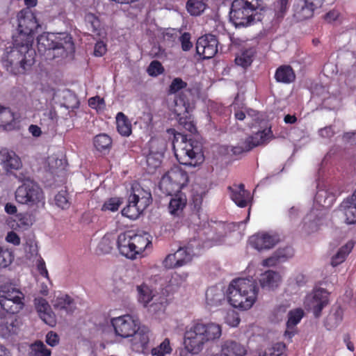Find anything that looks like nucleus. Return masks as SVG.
Segmentation results:
<instances>
[{"label":"nucleus","instance_id":"f257e3e1","mask_svg":"<svg viewBox=\"0 0 356 356\" xmlns=\"http://www.w3.org/2000/svg\"><path fill=\"white\" fill-rule=\"evenodd\" d=\"M30 44L21 43L20 39L13 41V46L6 49L1 58L3 67L12 74H24L31 70L35 63V51Z\"/></svg>","mask_w":356,"mask_h":356},{"label":"nucleus","instance_id":"f03ea898","mask_svg":"<svg viewBox=\"0 0 356 356\" xmlns=\"http://www.w3.org/2000/svg\"><path fill=\"white\" fill-rule=\"evenodd\" d=\"M38 51L47 60L62 59L74 52L72 38L66 33L42 34L37 38Z\"/></svg>","mask_w":356,"mask_h":356},{"label":"nucleus","instance_id":"7ed1b4c3","mask_svg":"<svg viewBox=\"0 0 356 356\" xmlns=\"http://www.w3.org/2000/svg\"><path fill=\"white\" fill-rule=\"evenodd\" d=\"M258 290L257 283L254 280L237 278L229 284L227 291V300L234 307L247 310L254 304Z\"/></svg>","mask_w":356,"mask_h":356},{"label":"nucleus","instance_id":"20e7f679","mask_svg":"<svg viewBox=\"0 0 356 356\" xmlns=\"http://www.w3.org/2000/svg\"><path fill=\"white\" fill-rule=\"evenodd\" d=\"M172 147L175 156L181 165L195 167L204 161L201 143L192 138L188 139L186 136L174 134Z\"/></svg>","mask_w":356,"mask_h":356},{"label":"nucleus","instance_id":"39448f33","mask_svg":"<svg viewBox=\"0 0 356 356\" xmlns=\"http://www.w3.org/2000/svg\"><path fill=\"white\" fill-rule=\"evenodd\" d=\"M262 0H234L229 18L235 26H248L254 21H261L264 10Z\"/></svg>","mask_w":356,"mask_h":356},{"label":"nucleus","instance_id":"423d86ee","mask_svg":"<svg viewBox=\"0 0 356 356\" xmlns=\"http://www.w3.org/2000/svg\"><path fill=\"white\" fill-rule=\"evenodd\" d=\"M17 202L26 204L30 207L44 206L45 197L39 184L33 180H27L19 186L15 193Z\"/></svg>","mask_w":356,"mask_h":356},{"label":"nucleus","instance_id":"0eeeda50","mask_svg":"<svg viewBox=\"0 0 356 356\" xmlns=\"http://www.w3.org/2000/svg\"><path fill=\"white\" fill-rule=\"evenodd\" d=\"M25 295L13 284H6L0 289L1 307L8 314H18L25 306Z\"/></svg>","mask_w":356,"mask_h":356},{"label":"nucleus","instance_id":"6e6552de","mask_svg":"<svg viewBox=\"0 0 356 356\" xmlns=\"http://www.w3.org/2000/svg\"><path fill=\"white\" fill-rule=\"evenodd\" d=\"M189 181L187 172L179 166H174L165 173L159 182V188L168 195L181 192Z\"/></svg>","mask_w":356,"mask_h":356},{"label":"nucleus","instance_id":"1a4fd4ad","mask_svg":"<svg viewBox=\"0 0 356 356\" xmlns=\"http://www.w3.org/2000/svg\"><path fill=\"white\" fill-rule=\"evenodd\" d=\"M152 197L149 193L133 188V193L129 195L128 204L124 207L121 213L129 219H136L140 213L150 204Z\"/></svg>","mask_w":356,"mask_h":356},{"label":"nucleus","instance_id":"9d476101","mask_svg":"<svg viewBox=\"0 0 356 356\" xmlns=\"http://www.w3.org/2000/svg\"><path fill=\"white\" fill-rule=\"evenodd\" d=\"M18 33L14 37L13 41L20 39L21 43L30 44L33 42V33L39 26L33 13L29 8L22 10L17 14Z\"/></svg>","mask_w":356,"mask_h":356},{"label":"nucleus","instance_id":"9b49d317","mask_svg":"<svg viewBox=\"0 0 356 356\" xmlns=\"http://www.w3.org/2000/svg\"><path fill=\"white\" fill-rule=\"evenodd\" d=\"M206 341L204 334L201 332L200 321H195L191 325L188 326L184 332V344L186 349L192 354L200 353L205 345Z\"/></svg>","mask_w":356,"mask_h":356},{"label":"nucleus","instance_id":"f8f14e48","mask_svg":"<svg viewBox=\"0 0 356 356\" xmlns=\"http://www.w3.org/2000/svg\"><path fill=\"white\" fill-rule=\"evenodd\" d=\"M329 302L330 293L325 289L316 288L306 296L305 305L307 309L312 311L316 318H319Z\"/></svg>","mask_w":356,"mask_h":356},{"label":"nucleus","instance_id":"ddd939ff","mask_svg":"<svg viewBox=\"0 0 356 356\" xmlns=\"http://www.w3.org/2000/svg\"><path fill=\"white\" fill-rule=\"evenodd\" d=\"M111 323L116 336L129 338L140 326L139 321L129 314L111 318Z\"/></svg>","mask_w":356,"mask_h":356},{"label":"nucleus","instance_id":"4468645a","mask_svg":"<svg viewBox=\"0 0 356 356\" xmlns=\"http://www.w3.org/2000/svg\"><path fill=\"white\" fill-rule=\"evenodd\" d=\"M151 332L148 327L142 325L138 327L129 340L131 350L137 353L149 355L150 351Z\"/></svg>","mask_w":356,"mask_h":356},{"label":"nucleus","instance_id":"2eb2a0df","mask_svg":"<svg viewBox=\"0 0 356 356\" xmlns=\"http://www.w3.org/2000/svg\"><path fill=\"white\" fill-rule=\"evenodd\" d=\"M218 41L216 37L208 34L199 38L196 42V52L203 59H210L218 53Z\"/></svg>","mask_w":356,"mask_h":356},{"label":"nucleus","instance_id":"dca6fc26","mask_svg":"<svg viewBox=\"0 0 356 356\" xmlns=\"http://www.w3.org/2000/svg\"><path fill=\"white\" fill-rule=\"evenodd\" d=\"M278 241L279 238L277 235L270 234L267 232L254 234L248 240L251 247L259 251L273 248Z\"/></svg>","mask_w":356,"mask_h":356},{"label":"nucleus","instance_id":"f3484780","mask_svg":"<svg viewBox=\"0 0 356 356\" xmlns=\"http://www.w3.org/2000/svg\"><path fill=\"white\" fill-rule=\"evenodd\" d=\"M0 164L6 174H12L14 170L22 167L21 159L13 151L2 149L0 151Z\"/></svg>","mask_w":356,"mask_h":356},{"label":"nucleus","instance_id":"a211bd4d","mask_svg":"<svg viewBox=\"0 0 356 356\" xmlns=\"http://www.w3.org/2000/svg\"><path fill=\"white\" fill-rule=\"evenodd\" d=\"M133 230H127L120 233L118 236L117 245L120 254L131 259H136V252H134Z\"/></svg>","mask_w":356,"mask_h":356},{"label":"nucleus","instance_id":"6ab92c4d","mask_svg":"<svg viewBox=\"0 0 356 356\" xmlns=\"http://www.w3.org/2000/svg\"><path fill=\"white\" fill-rule=\"evenodd\" d=\"M261 127L260 128L263 129L262 130H258L245 139L246 151H250L254 147L263 145L273 138L271 127L264 128L262 124Z\"/></svg>","mask_w":356,"mask_h":356},{"label":"nucleus","instance_id":"aec40b11","mask_svg":"<svg viewBox=\"0 0 356 356\" xmlns=\"http://www.w3.org/2000/svg\"><path fill=\"white\" fill-rule=\"evenodd\" d=\"M170 196L171 198L168 207L169 213L174 217H182L184 209L187 204L186 195L182 192H178Z\"/></svg>","mask_w":356,"mask_h":356},{"label":"nucleus","instance_id":"412c9836","mask_svg":"<svg viewBox=\"0 0 356 356\" xmlns=\"http://www.w3.org/2000/svg\"><path fill=\"white\" fill-rule=\"evenodd\" d=\"M247 350L241 343L227 340L222 345L220 352L212 356H245Z\"/></svg>","mask_w":356,"mask_h":356},{"label":"nucleus","instance_id":"4be33fe9","mask_svg":"<svg viewBox=\"0 0 356 356\" xmlns=\"http://www.w3.org/2000/svg\"><path fill=\"white\" fill-rule=\"evenodd\" d=\"M228 189L231 191V198L239 207H247L250 201V193L245 189L243 184L234 186V188L229 186Z\"/></svg>","mask_w":356,"mask_h":356},{"label":"nucleus","instance_id":"5701e85b","mask_svg":"<svg viewBox=\"0 0 356 356\" xmlns=\"http://www.w3.org/2000/svg\"><path fill=\"white\" fill-rule=\"evenodd\" d=\"M343 318V310L341 305H334L332 307L328 315L324 321V325L327 330L337 327Z\"/></svg>","mask_w":356,"mask_h":356},{"label":"nucleus","instance_id":"b1692460","mask_svg":"<svg viewBox=\"0 0 356 356\" xmlns=\"http://www.w3.org/2000/svg\"><path fill=\"white\" fill-rule=\"evenodd\" d=\"M200 325L206 343L218 339L222 334V327L218 323L213 322L205 323L200 321Z\"/></svg>","mask_w":356,"mask_h":356},{"label":"nucleus","instance_id":"393cba45","mask_svg":"<svg viewBox=\"0 0 356 356\" xmlns=\"http://www.w3.org/2000/svg\"><path fill=\"white\" fill-rule=\"evenodd\" d=\"M316 211L312 209L303 220L302 229L308 234L317 232L323 224L322 216L317 215Z\"/></svg>","mask_w":356,"mask_h":356},{"label":"nucleus","instance_id":"a878e982","mask_svg":"<svg viewBox=\"0 0 356 356\" xmlns=\"http://www.w3.org/2000/svg\"><path fill=\"white\" fill-rule=\"evenodd\" d=\"M133 246L134 252H136V259L137 256L141 255L143 252L152 246L150 235L146 232L137 234L133 230Z\"/></svg>","mask_w":356,"mask_h":356},{"label":"nucleus","instance_id":"bb28decb","mask_svg":"<svg viewBox=\"0 0 356 356\" xmlns=\"http://www.w3.org/2000/svg\"><path fill=\"white\" fill-rule=\"evenodd\" d=\"M280 281V275L273 270H267L261 275L259 282L263 289H273Z\"/></svg>","mask_w":356,"mask_h":356},{"label":"nucleus","instance_id":"cd10ccee","mask_svg":"<svg viewBox=\"0 0 356 356\" xmlns=\"http://www.w3.org/2000/svg\"><path fill=\"white\" fill-rule=\"evenodd\" d=\"M345 215V222L351 225L356 222V200H353V196L347 198L341 204Z\"/></svg>","mask_w":356,"mask_h":356},{"label":"nucleus","instance_id":"c85d7f7f","mask_svg":"<svg viewBox=\"0 0 356 356\" xmlns=\"http://www.w3.org/2000/svg\"><path fill=\"white\" fill-rule=\"evenodd\" d=\"M314 10L307 3L306 0H300L294 6V17L298 21L309 19L313 16Z\"/></svg>","mask_w":356,"mask_h":356},{"label":"nucleus","instance_id":"c756f323","mask_svg":"<svg viewBox=\"0 0 356 356\" xmlns=\"http://www.w3.org/2000/svg\"><path fill=\"white\" fill-rule=\"evenodd\" d=\"M177 114V120L179 125L189 131L191 134H195L197 131L194 118L191 113H175Z\"/></svg>","mask_w":356,"mask_h":356},{"label":"nucleus","instance_id":"7c9ffc66","mask_svg":"<svg viewBox=\"0 0 356 356\" xmlns=\"http://www.w3.org/2000/svg\"><path fill=\"white\" fill-rule=\"evenodd\" d=\"M205 296L207 304L211 307H216L220 305L225 298L222 291L217 286H211L208 288Z\"/></svg>","mask_w":356,"mask_h":356},{"label":"nucleus","instance_id":"2f4dec72","mask_svg":"<svg viewBox=\"0 0 356 356\" xmlns=\"http://www.w3.org/2000/svg\"><path fill=\"white\" fill-rule=\"evenodd\" d=\"M354 247V243L353 241H348L344 245L341 247L337 253L334 254L331 258V265L333 267L337 266L342 264L350 253Z\"/></svg>","mask_w":356,"mask_h":356},{"label":"nucleus","instance_id":"473e14b6","mask_svg":"<svg viewBox=\"0 0 356 356\" xmlns=\"http://www.w3.org/2000/svg\"><path fill=\"white\" fill-rule=\"evenodd\" d=\"M247 113L248 116L246 115V113H235V118L238 120H248L247 124L250 128H253L257 126L262 127L261 124H266L267 123L264 120L261 118V113H254L252 114H251V113Z\"/></svg>","mask_w":356,"mask_h":356},{"label":"nucleus","instance_id":"72a5a7b5","mask_svg":"<svg viewBox=\"0 0 356 356\" xmlns=\"http://www.w3.org/2000/svg\"><path fill=\"white\" fill-rule=\"evenodd\" d=\"M275 77L278 82L289 83L295 80L296 75L291 66L283 65L276 70Z\"/></svg>","mask_w":356,"mask_h":356},{"label":"nucleus","instance_id":"f704fd0d","mask_svg":"<svg viewBox=\"0 0 356 356\" xmlns=\"http://www.w3.org/2000/svg\"><path fill=\"white\" fill-rule=\"evenodd\" d=\"M116 126L119 134L129 136L131 134V123L124 113H118L116 115Z\"/></svg>","mask_w":356,"mask_h":356},{"label":"nucleus","instance_id":"c9c22d12","mask_svg":"<svg viewBox=\"0 0 356 356\" xmlns=\"http://www.w3.org/2000/svg\"><path fill=\"white\" fill-rule=\"evenodd\" d=\"M54 307L58 310H65L67 313H71L74 307V302L68 295H63L56 298Z\"/></svg>","mask_w":356,"mask_h":356},{"label":"nucleus","instance_id":"e433bc0d","mask_svg":"<svg viewBox=\"0 0 356 356\" xmlns=\"http://www.w3.org/2000/svg\"><path fill=\"white\" fill-rule=\"evenodd\" d=\"M93 144L99 152L109 151L112 146V139L108 134H99L95 136Z\"/></svg>","mask_w":356,"mask_h":356},{"label":"nucleus","instance_id":"4c0bfd02","mask_svg":"<svg viewBox=\"0 0 356 356\" xmlns=\"http://www.w3.org/2000/svg\"><path fill=\"white\" fill-rule=\"evenodd\" d=\"M175 255L177 259L178 266H183L192 260L193 251L189 246H186L179 248Z\"/></svg>","mask_w":356,"mask_h":356},{"label":"nucleus","instance_id":"58836bf2","mask_svg":"<svg viewBox=\"0 0 356 356\" xmlns=\"http://www.w3.org/2000/svg\"><path fill=\"white\" fill-rule=\"evenodd\" d=\"M137 291L138 301L141 302L144 307H147L153 300L154 296L152 295V291L145 284L138 286Z\"/></svg>","mask_w":356,"mask_h":356},{"label":"nucleus","instance_id":"ea45409f","mask_svg":"<svg viewBox=\"0 0 356 356\" xmlns=\"http://www.w3.org/2000/svg\"><path fill=\"white\" fill-rule=\"evenodd\" d=\"M60 105L65 109L74 110L78 108L79 101L74 94L67 90L63 92V102Z\"/></svg>","mask_w":356,"mask_h":356},{"label":"nucleus","instance_id":"a19ab883","mask_svg":"<svg viewBox=\"0 0 356 356\" xmlns=\"http://www.w3.org/2000/svg\"><path fill=\"white\" fill-rule=\"evenodd\" d=\"M18 330V321L16 318L12 320L10 322L6 321L0 325V332L3 337H8L13 334H16Z\"/></svg>","mask_w":356,"mask_h":356},{"label":"nucleus","instance_id":"79ce46f5","mask_svg":"<svg viewBox=\"0 0 356 356\" xmlns=\"http://www.w3.org/2000/svg\"><path fill=\"white\" fill-rule=\"evenodd\" d=\"M304 316V311L301 308L291 310L288 314L287 327H295Z\"/></svg>","mask_w":356,"mask_h":356},{"label":"nucleus","instance_id":"37998d69","mask_svg":"<svg viewBox=\"0 0 356 356\" xmlns=\"http://www.w3.org/2000/svg\"><path fill=\"white\" fill-rule=\"evenodd\" d=\"M31 355L33 356H51V350L48 349L41 341H36L30 346Z\"/></svg>","mask_w":356,"mask_h":356},{"label":"nucleus","instance_id":"c03bdc74","mask_svg":"<svg viewBox=\"0 0 356 356\" xmlns=\"http://www.w3.org/2000/svg\"><path fill=\"white\" fill-rule=\"evenodd\" d=\"M171 351L170 340L166 338L158 346L150 348L149 353L153 356H165L166 354L170 353Z\"/></svg>","mask_w":356,"mask_h":356},{"label":"nucleus","instance_id":"a18cd8bd","mask_svg":"<svg viewBox=\"0 0 356 356\" xmlns=\"http://www.w3.org/2000/svg\"><path fill=\"white\" fill-rule=\"evenodd\" d=\"M205 3L203 0H188L186 3V8L192 15H199L205 9Z\"/></svg>","mask_w":356,"mask_h":356},{"label":"nucleus","instance_id":"49530a36","mask_svg":"<svg viewBox=\"0 0 356 356\" xmlns=\"http://www.w3.org/2000/svg\"><path fill=\"white\" fill-rule=\"evenodd\" d=\"M252 57L253 51L252 49L245 50L236 57L235 63L236 65L245 68L251 65Z\"/></svg>","mask_w":356,"mask_h":356},{"label":"nucleus","instance_id":"de8ad7c7","mask_svg":"<svg viewBox=\"0 0 356 356\" xmlns=\"http://www.w3.org/2000/svg\"><path fill=\"white\" fill-rule=\"evenodd\" d=\"M122 204V201L120 197H111L106 200L101 207L102 211L115 212L119 209V207Z\"/></svg>","mask_w":356,"mask_h":356},{"label":"nucleus","instance_id":"09e8293b","mask_svg":"<svg viewBox=\"0 0 356 356\" xmlns=\"http://www.w3.org/2000/svg\"><path fill=\"white\" fill-rule=\"evenodd\" d=\"M265 352L268 356H286V346L283 342H277Z\"/></svg>","mask_w":356,"mask_h":356},{"label":"nucleus","instance_id":"8fccbe9b","mask_svg":"<svg viewBox=\"0 0 356 356\" xmlns=\"http://www.w3.org/2000/svg\"><path fill=\"white\" fill-rule=\"evenodd\" d=\"M14 255L13 252L0 245V268L8 266L12 263Z\"/></svg>","mask_w":356,"mask_h":356},{"label":"nucleus","instance_id":"3c124183","mask_svg":"<svg viewBox=\"0 0 356 356\" xmlns=\"http://www.w3.org/2000/svg\"><path fill=\"white\" fill-rule=\"evenodd\" d=\"M56 204L63 209H65L69 208L70 203L69 202L68 193L65 190H61L55 196Z\"/></svg>","mask_w":356,"mask_h":356},{"label":"nucleus","instance_id":"603ef678","mask_svg":"<svg viewBox=\"0 0 356 356\" xmlns=\"http://www.w3.org/2000/svg\"><path fill=\"white\" fill-rule=\"evenodd\" d=\"M85 21L88 26V29L92 33H95L100 28L101 24L99 19L92 13L86 14Z\"/></svg>","mask_w":356,"mask_h":356},{"label":"nucleus","instance_id":"864d4df0","mask_svg":"<svg viewBox=\"0 0 356 356\" xmlns=\"http://www.w3.org/2000/svg\"><path fill=\"white\" fill-rule=\"evenodd\" d=\"M147 72L149 75L152 76H157L158 75L163 74L164 68L159 61L153 60L150 63Z\"/></svg>","mask_w":356,"mask_h":356},{"label":"nucleus","instance_id":"5fc2aeb1","mask_svg":"<svg viewBox=\"0 0 356 356\" xmlns=\"http://www.w3.org/2000/svg\"><path fill=\"white\" fill-rule=\"evenodd\" d=\"M276 252L281 262L286 261L294 255V250L291 246H286L282 248H279L276 250Z\"/></svg>","mask_w":356,"mask_h":356},{"label":"nucleus","instance_id":"6e6d98bb","mask_svg":"<svg viewBox=\"0 0 356 356\" xmlns=\"http://www.w3.org/2000/svg\"><path fill=\"white\" fill-rule=\"evenodd\" d=\"M187 86V83L184 81L181 78H175L172 80L169 86L168 93L175 94L180 90L185 88Z\"/></svg>","mask_w":356,"mask_h":356},{"label":"nucleus","instance_id":"4d7b16f0","mask_svg":"<svg viewBox=\"0 0 356 356\" xmlns=\"http://www.w3.org/2000/svg\"><path fill=\"white\" fill-rule=\"evenodd\" d=\"M146 162L149 172H153L156 168L160 167L161 161L156 157V154H150L146 158Z\"/></svg>","mask_w":356,"mask_h":356},{"label":"nucleus","instance_id":"13d9d810","mask_svg":"<svg viewBox=\"0 0 356 356\" xmlns=\"http://www.w3.org/2000/svg\"><path fill=\"white\" fill-rule=\"evenodd\" d=\"M40 318L48 325L54 326L56 323V315L50 309L49 311H46L45 312H42L41 314L39 315Z\"/></svg>","mask_w":356,"mask_h":356},{"label":"nucleus","instance_id":"bf43d9fd","mask_svg":"<svg viewBox=\"0 0 356 356\" xmlns=\"http://www.w3.org/2000/svg\"><path fill=\"white\" fill-rule=\"evenodd\" d=\"M88 104L92 109L104 110L105 108V102L103 98L99 96L91 97L88 100Z\"/></svg>","mask_w":356,"mask_h":356},{"label":"nucleus","instance_id":"052dcab7","mask_svg":"<svg viewBox=\"0 0 356 356\" xmlns=\"http://www.w3.org/2000/svg\"><path fill=\"white\" fill-rule=\"evenodd\" d=\"M181 44V49L184 51H189L193 47V43L191 42V34L184 33L179 38Z\"/></svg>","mask_w":356,"mask_h":356},{"label":"nucleus","instance_id":"680f3d73","mask_svg":"<svg viewBox=\"0 0 356 356\" xmlns=\"http://www.w3.org/2000/svg\"><path fill=\"white\" fill-rule=\"evenodd\" d=\"M163 264L166 268H175L179 267L178 266L177 259H176L175 253L168 254L164 259Z\"/></svg>","mask_w":356,"mask_h":356},{"label":"nucleus","instance_id":"e2e57ef3","mask_svg":"<svg viewBox=\"0 0 356 356\" xmlns=\"http://www.w3.org/2000/svg\"><path fill=\"white\" fill-rule=\"evenodd\" d=\"M289 0H277L275 3V10L279 16L282 17L286 13Z\"/></svg>","mask_w":356,"mask_h":356},{"label":"nucleus","instance_id":"0e129e2a","mask_svg":"<svg viewBox=\"0 0 356 356\" xmlns=\"http://www.w3.org/2000/svg\"><path fill=\"white\" fill-rule=\"evenodd\" d=\"M279 263H281V261L275 251L271 257L263 260L262 266L264 267L275 266Z\"/></svg>","mask_w":356,"mask_h":356},{"label":"nucleus","instance_id":"69168bd1","mask_svg":"<svg viewBox=\"0 0 356 356\" xmlns=\"http://www.w3.org/2000/svg\"><path fill=\"white\" fill-rule=\"evenodd\" d=\"M35 307L39 315L41 314L42 312H45L51 309L47 301L43 298H40L37 300L35 302Z\"/></svg>","mask_w":356,"mask_h":356},{"label":"nucleus","instance_id":"338daca9","mask_svg":"<svg viewBox=\"0 0 356 356\" xmlns=\"http://www.w3.org/2000/svg\"><path fill=\"white\" fill-rule=\"evenodd\" d=\"M202 197L197 195L193 198V210L195 214L200 216V213L202 210Z\"/></svg>","mask_w":356,"mask_h":356},{"label":"nucleus","instance_id":"774afa93","mask_svg":"<svg viewBox=\"0 0 356 356\" xmlns=\"http://www.w3.org/2000/svg\"><path fill=\"white\" fill-rule=\"evenodd\" d=\"M59 338L56 333L50 331L46 336V342L51 346H54L58 343Z\"/></svg>","mask_w":356,"mask_h":356}]
</instances>
